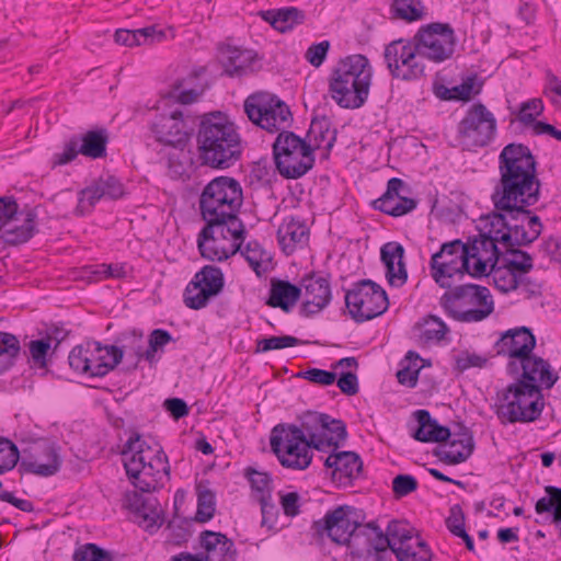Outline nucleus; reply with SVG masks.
Wrapping results in <instances>:
<instances>
[{
  "instance_id": "obj_57",
  "label": "nucleus",
  "mask_w": 561,
  "mask_h": 561,
  "mask_svg": "<svg viewBox=\"0 0 561 561\" xmlns=\"http://www.w3.org/2000/svg\"><path fill=\"white\" fill-rule=\"evenodd\" d=\"M386 531L394 548H404V546H409L415 542L413 529L409 526L407 522L392 519L389 522Z\"/></svg>"
},
{
  "instance_id": "obj_51",
  "label": "nucleus",
  "mask_w": 561,
  "mask_h": 561,
  "mask_svg": "<svg viewBox=\"0 0 561 561\" xmlns=\"http://www.w3.org/2000/svg\"><path fill=\"white\" fill-rule=\"evenodd\" d=\"M196 492L197 510L195 516L193 517V520L197 523H206L210 520L215 515L216 495L211 490L207 488H202L201 484L196 486Z\"/></svg>"
},
{
  "instance_id": "obj_34",
  "label": "nucleus",
  "mask_w": 561,
  "mask_h": 561,
  "mask_svg": "<svg viewBox=\"0 0 561 561\" xmlns=\"http://www.w3.org/2000/svg\"><path fill=\"white\" fill-rule=\"evenodd\" d=\"M121 454L124 457V462L134 460L136 466L153 462L159 456L168 457L159 444L150 446L138 433H133L129 436Z\"/></svg>"
},
{
  "instance_id": "obj_23",
  "label": "nucleus",
  "mask_w": 561,
  "mask_h": 561,
  "mask_svg": "<svg viewBox=\"0 0 561 561\" xmlns=\"http://www.w3.org/2000/svg\"><path fill=\"white\" fill-rule=\"evenodd\" d=\"M409 191V185L402 179L391 178L386 192L373 202V207L391 217L404 216L419 204L417 199L405 196Z\"/></svg>"
},
{
  "instance_id": "obj_64",
  "label": "nucleus",
  "mask_w": 561,
  "mask_h": 561,
  "mask_svg": "<svg viewBox=\"0 0 561 561\" xmlns=\"http://www.w3.org/2000/svg\"><path fill=\"white\" fill-rule=\"evenodd\" d=\"M446 323L436 316H428L424 319L422 337L425 341H442L448 332Z\"/></svg>"
},
{
  "instance_id": "obj_58",
  "label": "nucleus",
  "mask_w": 561,
  "mask_h": 561,
  "mask_svg": "<svg viewBox=\"0 0 561 561\" xmlns=\"http://www.w3.org/2000/svg\"><path fill=\"white\" fill-rule=\"evenodd\" d=\"M301 341L291 335L270 336L256 340L255 353H267L270 351L283 350L300 345Z\"/></svg>"
},
{
  "instance_id": "obj_63",
  "label": "nucleus",
  "mask_w": 561,
  "mask_h": 561,
  "mask_svg": "<svg viewBox=\"0 0 561 561\" xmlns=\"http://www.w3.org/2000/svg\"><path fill=\"white\" fill-rule=\"evenodd\" d=\"M173 341L171 333L164 329H154L149 334L148 347L145 350V359L149 363L154 360L156 353Z\"/></svg>"
},
{
  "instance_id": "obj_4",
  "label": "nucleus",
  "mask_w": 561,
  "mask_h": 561,
  "mask_svg": "<svg viewBox=\"0 0 561 561\" xmlns=\"http://www.w3.org/2000/svg\"><path fill=\"white\" fill-rule=\"evenodd\" d=\"M414 417L417 427L412 437L422 443H447L449 450L442 446L433 449V455L446 465H459L465 462L474 450L473 434L463 423H458L457 428L451 432L447 426L440 425L433 419L427 410H416Z\"/></svg>"
},
{
  "instance_id": "obj_19",
  "label": "nucleus",
  "mask_w": 561,
  "mask_h": 561,
  "mask_svg": "<svg viewBox=\"0 0 561 561\" xmlns=\"http://www.w3.org/2000/svg\"><path fill=\"white\" fill-rule=\"evenodd\" d=\"M20 470L39 477L56 474L62 463L59 447L47 438L32 442L20 454Z\"/></svg>"
},
{
  "instance_id": "obj_22",
  "label": "nucleus",
  "mask_w": 561,
  "mask_h": 561,
  "mask_svg": "<svg viewBox=\"0 0 561 561\" xmlns=\"http://www.w3.org/2000/svg\"><path fill=\"white\" fill-rule=\"evenodd\" d=\"M125 470L131 483L140 492L151 493L163 486L169 479L170 465L168 457L159 456L153 462L136 466L134 460L125 461Z\"/></svg>"
},
{
  "instance_id": "obj_59",
  "label": "nucleus",
  "mask_w": 561,
  "mask_h": 561,
  "mask_svg": "<svg viewBox=\"0 0 561 561\" xmlns=\"http://www.w3.org/2000/svg\"><path fill=\"white\" fill-rule=\"evenodd\" d=\"M73 561H114L112 553L96 543H85L77 548L72 556Z\"/></svg>"
},
{
  "instance_id": "obj_44",
  "label": "nucleus",
  "mask_w": 561,
  "mask_h": 561,
  "mask_svg": "<svg viewBox=\"0 0 561 561\" xmlns=\"http://www.w3.org/2000/svg\"><path fill=\"white\" fill-rule=\"evenodd\" d=\"M546 496L539 499L535 504V511L541 515L550 513L551 522L556 525L561 524V488L547 485L545 486Z\"/></svg>"
},
{
  "instance_id": "obj_39",
  "label": "nucleus",
  "mask_w": 561,
  "mask_h": 561,
  "mask_svg": "<svg viewBox=\"0 0 561 561\" xmlns=\"http://www.w3.org/2000/svg\"><path fill=\"white\" fill-rule=\"evenodd\" d=\"M110 141L108 130L104 127L90 129L79 137L80 153L90 159L105 158L107 144Z\"/></svg>"
},
{
  "instance_id": "obj_30",
  "label": "nucleus",
  "mask_w": 561,
  "mask_h": 561,
  "mask_svg": "<svg viewBox=\"0 0 561 561\" xmlns=\"http://www.w3.org/2000/svg\"><path fill=\"white\" fill-rule=\"evenodd\" d=\"M201 546L206 554H198L204 561H237L234 543L226 535L211 530H204L199 535Z\"/></svg>"
},
{
  "instance_id": "obj_38",
  "label": "nucleus",
  "mask_w": 561,
  "mask_h": 561,
  "mask_svg": "<svg viewBox=\"0 0 561 561\" xmlns=\"http://www.w3.org/2000/svg\"><path fill=\"white\" fill-rule=\"evenodd\" d=\"M127 507L144 519L145 529L150 534L156 533L163 525L162 512L157 507H151L147 500L137 492L127 495Z\"/></svg>"
},
{
  "instance_id": "obj_29",
  "label": "nucleus",
  "mask_w": 561,
  "mask_h": 561,
  "mask_svg": "<svg viewBox=\"0 0 561 561\" xmlns=\"http://www.w3.org/2000/svg\"><path fill=\"white\" fill-rule=\"evenodd\" d=\"M403 245L399 242H388L380 249V259L386 267V278L392 287H401L408 280Z\"/></svg>"
},
{
  "instance_id": "obj_52",
  "label": "nucleus",
  "mask_w": 561,
  "mask_h": 561,
  "mask_svg": "<svg viewBox=\"0 0 561 561\" xmlns=\"http://www.w3.org/2000/svg\"><path fill=\"white\" fill-rule=\"evenodd\" d=\"M156 28L153 26L139 28L135 31L117 30L114 34V39L118 45L123 46H138L145 43H152L154 41Z\"/></svg>"
},
{
  "instance_id": "obj_47",
  "label": "nucleus",
  "mask_w": 561,
  "mask_h": 561,
  "mask_svg": "<svg viewBox=\"0 0 561 561\" xmlns=\"http://www.w3.org/2000/svg\"><path fill=\"white\" fill-rule=\"evenodd\" d=\"M502 255L501 259L511 266L517 274L526 275L534 267V259L533 256L520 250V247H502Z\"/></svg>"
},
{
  "instance_id": "obj_43",
  "label": "nucleus",
  "mask_w": 561,
  "mask_h": 561,
  "mask_svg": "<svg viewBox=\"0 0 561 561\" xmlns=\"http://www.w3.org/2000/svg\"><path fill=\"white\" fill-rule=\"evenodd\" d=\"M240 252L257 276L268 271L272 255L257 241H249Z\"/></svg>"
},
{
  "instance_id": "obj_2",
  "label": "nucleus",
  "mask_w": 561,
  "mask_h": 561,
  "mask_svg": "<svg viewBox=\"0 0 561 561\" xmlns=\"http://www.w3.org/2000/svg\"><path fill=\"white\" fill-rule=\"evenodd\" d=\"M325 413L308 411L300 417V425L280 423L271 431V450L284 468L307 469L313 457L312 449L325 451L330 443L321 439Z\"/></svg>"
},
{
  "instance_id": "obj_55",
  "label": "nucleus",
  "mask_w": 561,
  "mask_h": 561,
  "mask_svg": "<svg viewBox=\"0 0 561 561\" xmlns=\"http://www.w3.org/2000/svg\"><path fill=\"white\" fill-rule=\"evenodd\" d=\"M213 297H215L213 294H209L206 288L199 286V284L193 279L186 285L183 293L185 306L193 310L205 308Z\"/></svg>"
},
{
  "instance_id": "obj_35",
  "label": "nucleus",
  "mask_w": 561,
  "mask_h": 561,
  "mask_svg": "<svg viewBox=\"0 0 561 561\" xmlns=\"http://www.w3.org/2000/svg\"><path fill=\"white\" fill-rule=\"evenodd\" d=\"M24 218L21 225L11 222L0 232V239L4 244L18 247L30 241L37 232V214L35 209L23 211Z\"/></svg>"
},
{
  "instance_id": "obj_49",
  "label": "nucleus",
  "mask_w": 561,
  "mask_h": 561,
  "mask_svg": "<svg viewBox=\"0 0 561 561\" xmlns=\"http://www.w3.org/2000/svg\"><path fill=\"white\" fill-rule=\"evenodd\" d=\"M21 345L19 339L9 332H0V374L10 369L19 356Z\"/></svg>"
},
{
  "instance_id": "obj_31",
  "label": "nucleus",
  "mask_w": 561,
  "mask_h": 561,
  "mask_svg": "<svg viewBox=\"0 0 561 561\" xmlns=\"http://www.w3.org/2000/svg\"><path fill=\"white\" fill-rule=\"evenodd\" d=\"M309 228L304 221L294 217L285 218L277 230V241L286 255H291L298 248L304 249L309 242Z\"/></svg>"
},
{
  "instance_id": "obj_15",
  "label": "nucleus",
  "mask_w": 561,
  "mask_h": 561,
  "mask_svg": "<svg viewBox=\"0 0 561 561\" xmlns=\"http://www.w3.org/2000/svg\"><path fill=\"white\" fill-rule=\"evenodd\" d=\"M245 228L216 225L207 229V222L197 236V248L205 260L222 262L240 251L245 239Z\"/></svg>"
},
{
  "instance_id": "obj_11",
  "label": "nucleus",
  "mask_w": 561,
  "mask_h": 561,
  "mask_svg": "<svg viewBox=\"0 0 561 561\" xmlns=\"http://www.w3.org/2000/svg\"><path fill=\"white\" fill-rule=\"evenodd\" d=\"M358 511L350 505H340L327 512L323 518L314 520L311 525L318 538L327 535L333 542L346 545L348 548L362 545V525L358 520Z\"/></svg>"
},
{
  "instance_id": "obj_10",
  "label": "nucleus",
  "mask_w": 561,
  "mask_h": 561,
  "mask_svg": "<svg viewBox=\"0 0 561 561\" xmlns=\"http://www.w3.org/2000/svg\"><path fill=\"white\" fill-rule=\"evenodd\" d=\"M248 118L268 133H280L290 127L293 114L289 106L270 92H255L243 104Z\"/></svg>"
},
{
  "instance_id": "obj_17",
  "label": "nucleus",
  "mask_w": 561,
  "mask_h": 561,
  "mask_svg": "<svg viewBox=\"0 0 561 561\" xmlns=\"http://www.w3.org/2000/svg\"><path fill=\"white\" fill-rule=\"evenodd\" d=\"M502 230L493 227V218L489 215L483 220V228L480 229L478 237L469 238L465 243L469 257L474 260L472 264V277L486 275L491 263L495 264L502 255Z\"/></svg>"
},
{
  "instance_id": "obj_3",
  "label": "nucleus",
  "mask_w": 561,
  "mask_h": 561,
  "mask_svg": "<svg viewBox=\"0 0 561 561\" xmlns=\"http://www.w3.org/2000/svg\"><path fill=\"white\" fill-rule=\"evenodd\" d=\"M202 165L225 170L240 160L243 147L236 125L221 112L205 114L196 134Z\"/></svg>"
},
{
  "instance_id": "obj_20",
  "label": "nucleus",
  "mask_w": 561,
  "mask_h": 561,
  "mask_svg": "<svg viewBox=\"0 0 561 561\" xmlns=\"http://www.w3.org/2000/svg\"><path fill=\"white\" fill-rule=\"evenodd\" d=\"M506 373L516 381L537 386L540 391L551 389L559 379L550 363L534 353L519 363L507 362Z\"/></svg>"
},
{
  "instance_id": "obj_8",
  "label": "nucleus",
  "mask_w": 561,
  "mask_h": 561,
  "mask_svg": "<svg viewBox=\"0 0 561 561\" xmlns=\"http://www.w3.org/2000/svg\"><path fill=\"white\" fill-rule=\"evenodd\" d=\"M273 159L279 174L294 180L307 174L316 161L306 139L289 130L278 133L273 142Z\"/></svg>"
},
{
  "instance_id": "obj_7",
  "label": "nucleus",
  "mask_w": 561,
  "mask_h": 561,
  "mask_svg": "<svg viewBox=\"0 0 561 561\" xmlns=\"http://www.w3.org/2000/svg\"><path fill=\"white\" fill-rule=\"evenodd\" d=\"M447 289L439 304L457 321L480 322L494 311V301L488 287L460 284Z\"/></svg>"
},
{
  "instance_id": "obj_37",
  "label": "nucleus",
  "mask_w": 561,
  "mask_h": 561,
  "mask_svg": "<svg viewBox=\"0 0 561 561\" xmlns=\"http://www.w3.org/2000/svg\"><path fill=\"white\" fill-rule=\"evenodd\" d=\"M339 75H341L343 80L356 82L362 78V80H368L370 84L373 71L368 58L364 55L356 54L341 59L332 70L330 77H336Z\"/></svg>"
},
{
  "instance_id": "obj_53",
  "label": "nucleus",
  "mask_w": 561,
  "mask_h": 561,
  "mask_svg": "<svg viewBox=\"0 0 561 561\" xmlns=\"http://www.w3.org/2000/svg\"><path fill=\"white\" fill-rule=\"evenodd\" d=\"M543 102L539 98L530 99L526 102H523L519 105L517 112H512V114L516 115V119L524 127H531L533 134H535V125L539 121H536L537 116H540L543 113Z\"/></svg>"
},
{
  "instance_id": "obj_1",
  "label": "nucleus",
  "mask_w": 561,
  "mask_h": 561,
  "mask_svg": "<svg viewBox=\"0 0 561 561\" xmlns=\"http://www.w3.org/2000/svg\"><path fill=\"white\" fill-rule=\"evenodd\" d=\"M497 164L500 179L491 194L494 210L489 218L502 230V247L529 245L543 228L540 217L530 209L540 198L536 157L528 146L510 142L501 150Z\"/></svg>"
},
{
  "instance_id": "obj_42",
  "label": "nucleus",
  "mask_w": 561,
  "mask_h": 561,
  "mask_svg": "<svg viewBox=\"0 0 561 561\" xmlns=\"http://www.w3.org/2000/svg\"><path fill=\"white\" fill-rule=\"evenodd\" d=\"M362 533V545L368 549L387 556L388 550L394 553V546L392 545L387 531L382 529L376 522H369L359 528Z\"/></svg>"
},
{
  "instance_id": "obj_40",
  "label": "nucleus",
  "mask_w": 561,
  "mask_h": 561,
  "mask_svg": "<svg viewBox=\"0 0 561 561\" xmlns=\"http://www.w3.org/2000/svg\"><path fill=\"white\" fill-rule=\"evenodd\" d=\"M262 18L276 31L286 33L293 30L296 25L302 24L306 20V13L295 7H288L263 11Z\"/></svg>"
},
{
  "instance_id": "obj_46",
  "label": "nucleus",
  "mask_w": 561,
  "mask_h": 561,
  "mask_svg": "<svg viewBox=\"0 0 561 561\" xmlns=\"http://www.w3.org/2000/svg\"><path fill=\"white\" fill-rule=\"evenodd\" d=\"M193 518L180 517L178 507L175 506L174 516L168 522L167 525V542L173 546H182L187 542L192 536L191 527Z\"/></svg>"
},
{
  "instance_id": "obj_48",
  "label": "nucleus",
  "mask_w": 561,
  "mask_h": 561,
  "mask_svg": "<svg viewBox=\"0 0 561 561\" xmlns=\"http://www.w3.org/2000/svg\"><path fill=\"white\" fill-rule=\"evenodd\" d=\"M199 286L207 289L209 294L217 296L225 286L222 271L215 265H205L192 278Z\"/></svg>"
},
{
  "instance_id": "obj_32",
  "label": "nucleus",
  "mask_w": 561,
  "mask_h": 561,
  "mask_svg": "<svg viewBox=\"0 0 561 561\" xmlns=\"http://www.w3.org/2000/svg\"><path fill=\"white\" fill-rule=\"evenodd\" d=\"M256 54L251 49L228 46L221 50L220 64L228 77H243L254 71Z\"/></svg>"
},
{
  "instance_id": "obj_25",
  "label": "nucleus",
  "mask_w": 561,
  "mask_h": 561,
  "mask_svg": "<svg viewBox=\"0 0 561 561\" xmlns=\"http://www.w3.org/2000/svg\"><path fill=\"white\" fill-rule=\"evenodd\" d=\"M300 286L305 289L306 298L299 309L300 316L308 318L317 314L330 304L332 295L328 277L310 273L302 277Z\"/></svg>"
},
{
  "instance_id": "obj_12",
  "label": "nucleus",
  "mask_w": 561,
  "mask_h": 561,
  "mask_svg": "<svg viewBox=\"0 0 561 561\" xmlns=\"http://www.w3.org/2000/svg\"><path fill=\"white\" fill-rule=\"evenodd\" d=\"M344 299L351 318L357 323L377 318L389 308L386 290L371 279L355 282Z\"/></svg>"
},
{
  "instance_id": "obj_18",
  "label": "nucleus",
  "mask_w": 561,
  "mask_h": 561,
  "mask_svg": "<svg viewBox=\"0 0 561 561\" xmlns=\"http://www.w3.org/2000/svg\"><path fill=\"white\" fill-rule=\"evenodd\" d=\"M383 61L393 79L414 81L426 75V67L420 60L411 37L398 38L387 44Z\"/></svg>"
},
{
  "instance_id": "obj_28",
  "label": "nucleus",
  "mask_w": 561,
  "mask_h": 561,
  "mask_svg": "<svg viewBox=\"0 0 561 561\" xmlns=\"http://www.w3.org/2000/svg\"><path fill=\"white\" fill-rule=\"evenodd\" d=\"M324 466L332 469L333 481L341 485L351 484L363 470V461L354 451L332 453L327 457Z\"/></svg>"
},
{
  "instance_id": "obj_50",
  "label": "nucleus",
  "mask_w": 561,
  "mask_h": 561,
  "mask_svg": "<svg viewBox=\"0 0 561 561\" xmlns=\"http://www.w3.org/2000/svg\"><path fill=\"white\" fill-rule=\"evenodd\" d=\"M394 556L398 561H431L432 551L428 545L421 539L417 535L415 536V542L404 546L397 547Z\"/></svg>"
},
{
  "instance_id": "obj_5",
  "label": "nucleus",
  "mask_w": 561,
  "mask_h": 561,
  "mask_svg": "<svg viewBox=\"0 0 561 561\" xmlns=\"http://www.w3.org/2000/svg\"><path fill=\"white\" fill-rule=\"evenodd\" d=\"M243 203L240 182L231 176L213 179L202 191L199 210L207 229L216 225L245 228L238 214Z\"/></svg>"
},
{
  "instance_id": "obj_9",
  "label": "nucleus",
  "mask_w": 561,
  "mask_h": 561,
  "mask_svg": "<svg viewBox=\"0 0 561 561\" xmlns=\"http://www.w3.org/2000/svg\"><path fill=\"white\" fill-rule=\"evenodd\" d=\"M123 359V350L116 345H102L88 341L75 346L68 356L69 366L77 373L91 378H102Z\"/></svg>"
},
{
  "instance_id": "obj_21",
  "label": "nucleus",
  "mask_w": 561,
  "mask_h": 561,
  "mask_svg": "<svg viewBox=\"0 0 561 561\" xmlns=\"http://www.w3.org/2000/svg\"><path fill=\"white\" fill-rule=\"evenodd\" d=\"M125 195L124 184L118 178L112 174L100 175L89 186L78 193V205L76 215L85 216L103 198L119 199Z\"/></svg>"
},
{
  "instance_id": "obj_60",
  "label": "nucleus",
  "mask_w": 561,
  "mask_h": 561,
  "mask_svg": "<svg viewBox=\"0 0 561 561\" xmlns=\"http://www.w3.org/2000/svg\"><path fill=\"white\" fill-rule=\"evenodd\" d=\"M245 476L249 479L252 490L257 493L256 499L257 497H264V499L272 497V479L268 473L260 472V471L249 467L245 470Z\"/></svg>"
},
{
  "instance_id": "obj_41",
  "label": "nucleus",
  "mask_w": 561,
  "mask_h": 561,
  "mask_svg": "<svg viewBox=\"0 0 561 561\" xmlns=\"http://www.w3.org/2000/svg\"><path fill=\"white\" fill-rule=\"evenodd\" d=\"M485 276H491L496 289L505 294L517 289L520 282V275L502 259L489 265Z\"/></svg>"
},
{
  "instance_id": "obj_36",
  "label": "nucleus",
  "mask_w": 561,
  "mask_h": 561,
  "mask_svg": "<svg viewBox=\"0 0 561 561\" xmlns=\"http://www.w3.org/2000/svg\"><path fill=\"white\" fill-rule=\"evenodd\" d=\"M331 121L327 116L313 117L306 136V145L311 148V154L318 149H325L330 153L336 141V129L331 127Z\"/></svg>"
},
{
  "instance_id": "obj_6",
  "label": "nucleus",
  "mask_w": 561,
  "mask_h": 561,
  "mask_svg": "<svg viewBox=\"0 0 561 561\" xmlns=\"http://www.w3.org/2000/svg\"><path fill=\"white\" fill-rule=\"evenodd\" d=\"M543 408V393L537 386L514 380L496 392L494 413L503 425L531 423L540 419Z\"/></svg>"
},
{
  "instance_id": "obj_27",
  "label": "nucleus",
  "mask_w": 561,
  "mask_h": 561,
  "mask_svg": "<svg viewBox=\"0 0 561 561\" xmlns=\"http://www.w3.org/2000/svg\"><path fill=\"white\" fill-rule=\"evenodd\" d=\"M151 129L159 142L175 148L184 147L193 130L192 126L184 121L180 111H174L170 115H161L152 124Z\"/></svg>"
},
{
  "instance_id": "obj_16",
  "label": "nucleus",
  "mask_w": 561,
  "mask_h": 561,
  "mask_svg": "<svg viewBox=\"0 0 561 561\" xmlns=\"http://www.w3.org/2000/svg\"><path fill=\"white\" fill-rule=\"evenodd\" d=\"M420 60L440 64L449 59L456 45L455 31L448 23L432 22L422 25L411 37Z\"/></svg>"
},
{
  "instance_id": "obj_14",
  "label": "nucleus",
  "mask_w": 561,
  "mask_h": 561,
  "mask_svg": "<svg viewBox=\"0 0 561 561\" xmlns=\"http://www.w3.org/2000/svg\"><path fill=\"white\" fill-rule=\"evenodd\" d=\"M496 134V119L482 103L471 105L457 126V140L462 149L474 151L490 145Z\"/></svg>"
},
{
  "instance_id": "obj_54",
  "label": "nucleus",
  "mask_w": 561,
  "mask_h": 561,
  "mask_svg": "<svg viewBox=\"0 0 561 561\" xmlns=\"http://www.w3.org/2000/svg\"><path fill=\"white\" fill-rule=\"evenodd\" d=\"M117 341L121 343L117 347L123 350V355L131 354L136 359V363L139 359L145 358L144 334L141 331L134 329L123 332Z\"/></svg>"
},
{
  "instance_id": "obj_24",
  "label": "nucleus",
  "mask_w": 561,
  "mask_h": 561,
  "mask_svg": "<svg viewBox=\"0 0 561 561\" xmlns=\"http://www.w3.org/2000/svg\"><path fill=\"white\" fill-rule=\"evenodd\" d=\"M536 346V336L527 327L510 329L494 343L495 355L505 356L508 362L519 363L530 355Z\"/></svg>"
},
{
  "instance_id": "obj_56",
  "label": "nucleus",
  "mask_w": 561,
  "mask_h": 561,
  "mask_svg": "<svg viewBox=\"0 0 561 561\" xmlns=\"http://www.w3.org/2000/svg\"><path fill=\"white\" fill-rule=\"evenodd\" d=\"M323 423H327V426L322 427L321 439L330 443L329 448L336 449L340 440H345L347 436L346 425L342 420L333 419L328 414L324 415Z\"/></svg>"
},
{
  "instance_id": "obj_26",
  "label": "nucleus",
  "mask_w": 561,
  "mask_h": 561,
  "mask_svg": "<svg viewBox=\"0 0 561 561\" xmlns=\"http://www.w3.org/2000/svg\"><path fill=\"white\" fill-rule=\"evenodd\" d=\"M370 84L368 80L347 81L341 75L330 77L329 92L336 104L343 108H359L368 99Z\"/></svg>"
},
{
  "instance_id": "obj_13",
  "label": "nucleus",
  "mask_w": 561,
  "mask_h": 561,
  "mask_svg": "<svg viewBox=\"0 0 561 561\" xmlns=\"http://www.w3.org/2000/svg\"><path fill=\"white\" fill-rule=\"evenodd\" d=\"M465 243L456 239L444 243L440 250L431 257V276L442 288H450L455 277L461 279L466 274L471 276L472 266Z\"/></svg>"
},
{
  "instance_id": "obj_45",
  "label": "nucleus",
  "mask_w": 561,
  "mask_h": 561,
  "mask_svg": "<svg viewBox=\"0 0 561 561\" xmlns=\"http://www.w3.org/2000/svg\"><path fill=\"white\" fill-rule=\"evenodd\" d=\"M392 16L405 22H415L425 16V7L420 0H393L390 7Z\"/></svg>"
},
{
  "instance_id": "obj_62",
  "label": "nucleus",
  "mask_w": 561,
  "mask_h": 561,
  "mask_svg": "<svg viewBox=\"0 0 561 561\" xmlns=\"http://www.w3.org/2000/svg\"><path fill=\"white\" fill-rule=\"evenodd\" d=\"M482 85L483 81L476 73L468 76L460 84L451 88L454 101H469L472 95L481 92Z\"/></svg>"
},
{
  "instance_id": "obj_61",
  "label": "nucleus",
  "mask_w": 561,
  "mask_h": 561,
  "mask_svg": "<svg viewBox=\"0 0 561 561\" xmlns=\"http://www.w3.org/2000/svg\"><path fill=\"white\" fill-rule=\"evenodd\" d=\"M19 460L18 446L9 438L0 436V474L13 469Z\"/></svg>"
},
{
  "instance_id": "obj_33",
  "label": "nucleus",
  "mask_w": 561,
  "mask_h": 561,
  "mask_svg": "<svg viewBox=\"0 0 561 561\" xmlns=\"http://www.w3.org/2000/svg\"><path fill=\"white\" fill-rule=\"evenodd\" d=\"M300 297L301 286L293 284L287 279L272 278L265 304L271 308H278L285 313H289Z\"/></svg>"
}]
</instances>
